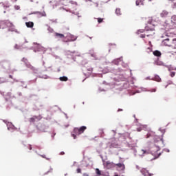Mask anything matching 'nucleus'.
Instances as JSON below:
<instances>
[{
  "mask_svg": "<svg viewBox=\"0 0 176 176\" xmlns=\"http://www.w3.org/2000/svg\"><path fill=\"white\" fill-rule=\"evenodd\" d=\"M170 76L171 78H174V76H175V72H170Z\"/></svg>",
  "mask_w": 176,
  "mask_h": 176,
  "instance_id": "412c9836",
  "label": "nucleus"
},
{
  "mask_svg": "<svg viewBox=\"0 0 176 176\" xmlns=\"http://www.w3.org/2000/svg\"><path fill=\"white\" fill-rule=\"evenodd\" d=\"M165 133H166V130L163 129V130L162 131V135H163Z\"/></svg>",
  "mask_w": 176,
  "mask_h": 176,
  "instance_id": "7c9ffc66",
  "label": "nucleus"
},
{
  "mask_svg": "<svg viewBox=\"0 0 176 176\" xmlns=\"http://www.w3.org/2000/svg\"><path fill=\"white\" fill-rule=\"evenodd\" d=\"M173 3L175 8H176V0H173Z\"/></svg>",
  "mask_w": 176,
  "mask_h": 176,
  "instance_id": "c85d7f7f",
  "label": "nucleus"
},
{
  "mask_svg": "<svg viewBox=\"0 0 176 176\" xmlns=\"http://www.w3.org/2000/svg\"><path fill=\"white\" fill-rule=\"evenodd\" d=\"M83 176H89V175L87 174V173H84V174H83Z\"/></svg>",
  "mask_w": 176,
  "mask_h": 176,
  "instance_id": "e433bc0d",
  "label": "nucleus"
},
{
  "mask_svg": "<svg viewBox=\"0 0 176 176\" xmlns=\"http://www.w3.org/2000/svg\"><path fill=\"white\" fill-rule=\"evenodd\" d=\"M154 141H155V142H159L160 141H162V142H163V136H162V137H159L157 135L154 136Z\"/></svg>",
  "mask_w": 176,
  "mask_h": 176,
  "instance_id": "0eeeda50",
  "label": "nucleus"
},
{
  "mask_svg": "<svg viewBox=\"0 0 176 176\" xmlns=\"http://www.w3.org/2000/svg\"><path fill=\"white\" fill-rule=\"evenodd\" d=\"M138 34H140V31H138Z\"/></svg>",
  "mask_w": 176,
  "mask_h": 176,
  "instance_id": "37998d69",
  "label": "nucleus"
},
{
  "mask_svg": "<svg viewBox=\"0 0 176 176\" xmlns=\"http://www.w3.org/2000/svg\"><path fill=\"white\" fill-rule=\"evenodd\" d=\"M103 20H104L103 19L98 18V22L99 23V24L102 23Z\"/></svg>",
  "mask_w": 176,
  "mask_h": 176,
  "instance_id": "aec40b11",
  "label": "nucleus"
},
{
  "mask_svg": "<svg viewBox=\"0 0 176 176\" xmlns=\"http://www.w3.org/2000/svg\"><path fill=\"white\" fill-rule=\"evenodd\" d=\"M152 91L155 93V91H156V89H153Z\"/></svg>",
  "mask_w": 176,
  "mask_h": 176,
  "instance_id": "58836bf2",
  "label": "nucleus"
},
{
  "mask_svg": "<svg viewBox=\"0 0 176 176\" xmlns=\"http://www.w3.org/2000/svg\"><path fill=\"white\" fill-rule=\"evenodd\" d=\"M142 152L144 153H146V151H145V150H142Z\"/></svg>",
  "mask_w": 176,
  "mask_h": 176,
  "instance_id": "4c0bfd02",
  "label": "nucleus"
},
{
  "mask_svg": "<svg viewBox=\"0 0 176 176\" xmlns=\"http://www.w3.org/2000/svg\"><path fill=\"white\" fill-rule=\"evenodd\" d=\"M60 155H65V153H64V151H62L60 153Z\"/></svg>",
  "mask_w": 176,
  "mask_h": 176,
  "instance_id": "473e14b6",
  "label": "nucleus"
},
{
  "mask_svg": "<svg viewBox=\"0 0 176 176\" xmlns=\"http://www.w3.org/2000/svg\"><path fill=\"white\" fill-rule=\"evenodd\" d=\"M153 35H155V29H151L146 32V36H153Z\"/></svg>",
  "mask_w": 176,
  "mask_h": 176,
  "instance_id": "7ed1b4c3",
  "label": "nucleus"
},
{
  "mask_svg": "<svg viewBox=\"0 0 176 176\" xmlns=\"http://www.w3.org/2000/svg\"><path fill=\"white\" fill-rule=\"evenodd\" d=\"M105 166L107 168H113V167H115V164L113 162H111L110 161H107L105 162Z\"/></svg>",
  "mask_w": 176,
  "mask_h": 176,
  "instance_id": "39448f33",
  "label": "nucleus"
},
{
  "mask_svg": "<svg viewBox=\"0 0 176 176\" xmlns=\"http://www.w3.org/2000/svg\"><path fill=\"white\" fill-rule=\"evenodd\" d=\"M28 148H29L30 151L32 150V146H31L30 144L28 145Z\"/></svg>",
  "mask_w": 176,
  "mask_h": 176,
  "instance_id": "c756f323",
  "label": "nucleus"
},
{
  "mask_svg": "<svg viewBox=\"0 0 176 176\" xmlns=\"http://www.w3.org/2000/svg\"><path fill=\"white\" fill-rule=\"evenodd\" d=\"M36 119L37 120H41L42 119V117L41 116H34L29 119V122L30 123H35V120H36Z\"/></svg>",
  "mask_w": 176,
  "mask_h": 176,
  "instance_id": "f03ea898",
  "label": "nucleus"
},
{
  "mask_svg": "<svg viewBox=\"0 0 176 176\" xmlns=\"http://www.w3.org/2000/svg\"><path fill=\"white\" fill-rule=\"evenodd\" d=\"M41 157H43V159H46L47 160H49V158L46 157V155H40Z\"/></svg>",
  "mask_w": 176,
  "mask_h": 176,
  "instance_id": "5701e85b",
  "label": "nucleus"
},
{
  "mask_svg": "<svg viewBox=\"0 0 176 176\" xmlns=\"http://www.w3.org/2000/svg\"><path fill=\"white\" fill-rule=\"evenodd\" d=\"M148 44H149V45H152V42L149 41V42H148Z\"/></svg>",
  "mask_w": 176,
  "mask_h": 176,
  "instance_id": "ea45409f",
  "label": "nucleus"
},
{
  "mask_svg": "<svg viewBox=\"0 0 176 176\" xmlns=\"http://www.w3.org/2000/svg\"><path fill=\"white\" fill-rule=\"evenodd\" d=\"M135 3L137 6H144L145 5V0H137Z\"/></svg>",
  "mask_w": 176,
  "mask_h": 176,
  "instance_id": "6e6552de",
  "label": "nucleus"
},
{
  "mask_svg": "<svg viewBox=\"0 0 176 176\" xmlns=\"http://www.w3.org/2000/svg\"><path fill=\"white\" fill-rule=\"evenodd\" d=\"M144 176H152V174L144 175Z\"/></svg>",
  "mask_w": 176,
  "mask_h": 176,
  "instance_id": "f704fd0d",
  "label": "nucleus"
},
{
  "mask_svg": "<svg viewBox=\"0 0 176 176\" xmlns=\"http://www.w3.org/2000/svg\"><path fill=\"white\" fill-rule=\"evenodd\" d=\"M68 42H74V41H76V36H74L72 34H69L67 36Z\"/></svg>",
  "mask_w": 176,
  "mask_h": 176,
  "instance_id": "423d86ee",
  "label": "nucleus"
},
{
  "mask_svg": "<svg viewBox=\"0 0 176 176\" xmlns=\"http://www.w3.org/2000/svg\"><path fill=\"white\" fill-rule=\"evenodd\" d=\"M155 79H156L157 82H160L162 80V78H160V77H159V76L155 77Z\"/></svg>",
  "mask_w": 176,
  "mask_h": 176,
  "instance_id": "4be33fe9",
  "label": "nucleus"
},
{
  "mask_svg": "<svg viewBox=\"0 0 176 176\" xmlns=\"http://www.w3.org/2000/svg\"><path fill=\"white\" fill-rule=\"evenodd\" d=\"M25 25L26 27H28V28H32V27H34V22H26L25 23Z\"/></svg>",
  "mask_w": 176,
  "mask_h": 176,
  "instance_id": "9d476101",
  "label": "nucleus"
},
{
  "mask_svg": "<svg viewBox=\"0 0 176 176\" xmlns=\"http://www.w3.org/2000/svg\"><path fill=\"white\" fill-rule=\"evenodd\" d=\"M171 21L173 23V24H176V15H173L172 16Z\"/></svg>",
  "mask_w": 176,
  "mask_h": 176,
  "instance_id": "dca6fc26",
  "label": "nucleus"
},
{
  "mask_svg": "<svg viewBox=\"0 0 176 176\" xmlns=\"http://www.w3.org/2000/svg\"><path fill=\"white\" fill-rule=\"evenodd\" d=\"M72 137H73V138L74 139V140H76V133H72Z\"/></svg>",
  "mask_w": 176,
  "mask_h": 176,
  "instance_id": "bb28decb",
  "label": "nucleus"
},
{
  "mask_svg": "<svg viewBox=\"0 0 176 176\" xmlns=\"http://www.w3.org/2000/svg\"><path fill=\"white\" fill-rule=\"evenodd\" d=\"M138 131H141V130H140V129H138Z\"/></svg>",
  "mask_w": 176,
  "mask_h": 176,
  "instance_id": "79ce46f5",
  "label": "nucleus"
},
{
  "mask_svg": "<svg viewBox=\"0 0 176 176\" xmlns=\"http://www.w3.org/2000/svg\"><path fill=\"white\" fill-rule=\"evenodd\" d=\"M152 135H153V132L148 133L146 135V138H149V137H152Z\"/></svg>",
  "mask_w": 176,
  "mask_h": 176,
  "instance_id": "6ab92c4d",
  "label": "nucleus"
},
{
  "mask_svg": "<svg viewBox=\"0 0 176 176\" xmlns=\"http://www.w3.org/2000/svg\"><path fill=\"white\" fill-rule=\"evenodd\" d=\"M26 67L28 68H30V69H31L32 71H33V72H34L35 74H36V72H38V69H36L35 67L32 66L31 64L30 63H26Z\"/></svg>",
  "mask_w": 176,
  "mask_h": 176,
  "instance_id": "20e7f679",
  "label": "nucleus"
},
{
  "mask_svg": "<svg viewBox=\"0 0 176 176\" xmlns=\"http://www.w3.org/2000/svg\"><path fill=\"white\" fill-rule=\"evenodd\" d=\"M120 111H123V109H119L118 110V112H120Z\"/></svg>",
  "mask_w": 176,
  "mask_h": 176,
  "instance_id": "c9c22d12",
  "label": "nucleus"
},
{
  "mask_svg": "<svg viewBox=\"0 0 176 176\" xmlns=\"http://www.w3.org/2000/svg\"><path fill=\"white\" fill-rule=\"evenodd\" d=\"M9 78H10V79H13V76L9 75Z\"/></svg>",
  "mask_w": 176,
  "mask_h": 176,
  "instance_id": "72a5a7b5",
  "label": "nucleus"
},
{
  "mask_svg": "<svg viewBox=\"0 0 176 176\" xmlns=\"http://www.w3.org/2000/svg\"><path fill=\"white\" fill-rule=\"evenodd\" d=\"M145 36H146V34H140V38H145Z\"/></svg>",
  "mask_w": 176,
  "mask_h": 176,
  "instance_id": "cd10ccee",
  "label": "nucleus"
},
{
  "mask_svg": "<svg viewBox=\"0 0 176 176\" xmlns=\"http://www.w3.org/2000/svg\"><path fill=\"white\" fill-rule=\"evenodd\" d=\"M153 54L156 57H160V56H162V52H160V51L156 50V51L153 52Z\"/></svg>",
  "mask_w": 176,
  "mask_h": 176,
  "instance_id": "9b49d317",
  "label": "nucleus"
},
{
  "mask_svg": "<svg viewBox=\"0 0 176 176\" xmlns=\"http://www.w3.org/2000/svg\"><path fill=\"white\" fill-rule=\"evenodd\" d=\"M91 56L92 57H95L96 56L94 54H91Z\"/></svg>",
  "mask_w": 176,
  "mask_h": 176,
  "instance_id": "a19ab883",
  "label": "nucleus"
},
{
  "mask_svg": "<svg viewBox=\"0 0 176 176\" xmlns=\"http://www.w3.org/2000/svg\"><path fill=\"white\" fill-rule=\"evenodd\" d=\"M72 137H73V138L74 139V140H76V133H72Z\"/></svg>",
  "mask_w": 176,
  "mask_h": 176,
  "instance_id": "a878e982",
  "label": "nucleus"
},
{
  "mask_svg": "<svg viewBox=\"0 0 176 176\" xmlns=\"http://www.w3.org/2000/svg\"><path fill=\"white\" fill-rule=\"evenodd\" d=\"M161 17H166L168 16V12L167 11H162L160 14Z\"/></svg>",
  "mask_w": 176,
  "mask_h": 176,
  "instance_id": "f8f14e48",
  "label": "nucleus"
},
{
  "mask_svg": "<svg viewBox=\"0 0 176 176\" xmlns=\"http://www.w3.org/2000/svg\"><path fill=\"white\" fill-rule=\"evenodd\" d=\"M116 166H117L120 168H122V170H124V168H125L124 164H123L122 163H118V164H116Z\"/></svg>",
  "mask_w": 176,
  "mask_h": 176,
  "instance_id": "4468645a",
  "label": "nucleus"
},
{
  "mask_svg": "<svg viewBox=\"0 0 176 176\" xmlns=\"http://www.w3.org/2000/svg\"><path fill=\"white\" fill-rule=\"evenodd\" d=\"M34 45H38V47L41 49V45L36 43H34Z\"/></svg>",
  "mask_w": 176,
  "mask_h": 176,
  "instance_id": "2f4dec72",
  "label": "nucleus"
},
{
  "mask_svg": "<svg viewBox=\"0 0 176 176\" xmlns=\"http://www.w3.org/2000/svg\"><path fill=\"white\" fill-rule=\"evenodd\" d=\"M77 173H78V174H80V173H82V169H80V168H77Z\"/></svg>",
  "mask_w": 176,
  "mask_h": 176,
  "instance_id": "b1692460",
  "label": "nucleus"
},
{
  "mask_svg": "<svg viewBox=\"0 0 176 176\" xmlns=\"http://www.w3.org/2000/svg\"><path fill=\"white\" fill-rule=\"evenodd\" d=\"M22 61H23V63H28V60L25 58H23Z\"/></svg>",
  "mask_w": 176,
  "mask_h": 176,
  "instance_id": "393cba45",
  "label": "nucleus"
},
{
  "mask_svg": "<svg viewBox=\"0 0 176 176\" xmlns=\"http://www.w3.org/2000/svg\"><path fill=\"white\" fill-rule=\"evenodd\" d=\"M59 80H60V82H67V80H68V77L67 76L60 77Z\"/></svg>",
  "mask_w": 176,
  "mask_h": 176,
  "instance_id": "ddd939ff",
  "label": "nucleus"
},
{
  "mask_svg": "<svg viewBox=\"0 0 176 176\" xmlns=\"http://www.w3.org/2000/svg\"><path fill=\"white\" fill-rule=\"evenodd\" d=\"M87 128L85 126H82L80 128H74V133L76 134L77 135H80V134H82V133H85V130H86Z\"/></svg>",
  "mask_w": 176,
  "mask_h": 176,
  "instance_id": "f257e3e1",
  "label": "nucleus"
},
{
  "mask_svg": "<svg viewBox=\"0 0 176 176\" xmlns=\"http://www.w3.org/2000/svg\"><path fill=\"white\" fill-rule=\"evenodd\" d=\"M116 14H118V16H120V14H122V12H121V11H120V8H117V9L116 10Z\"/></svg>",
  "mask_w": 176,
  "mask_h": 176,
  "instance_id": "f3484780",
  "label": "nucleus"
},
{
  "mask_svg": "<svg viewBox=\"0 0 176 176\" xmlns=\"http://www.w3.org/2000/svg\"><path fill=\"white\" fill-rule=\"evenodd\" d=\"M55 36L58 39H64L65 38L64 34L60 33H55Z\"/></svg>",
  "mask_w": 176,
  "mask_h": 176,
  "instance_id": "1a4fd4ad",
  "label": "nucleus"
},
{
  "mask_svg": "<svg viewBox=\"0 0 176 176\" xmlns=\"http://www.w3.org/2000/svg\"><path fill=\"white\" fill-rule=\"evenodd\" d=\"M39 16H41V17H46V12L45 11L42 12H38Z\"/></svg>",
  "mask_w": 176,
  "mask_h": 176,
  "instance_id": "2eb2a0df",
  "label": "nucleus"
},
{
  "mask_svg": "<svg viewBox=\"0 0 176 176\" xmlns=\"http://www.w3.org/2000/svg\"><path fill=\"white\" fill-rule=\"evenodd\" d=\"M96 175H101V170H100V169L96 168Z\"/></svg>",
  "mask_w": 176,
  "mask_h": 176,
  "instance_id": "a211bd4d",
  "label": "nucleus"
}]
</instances>
